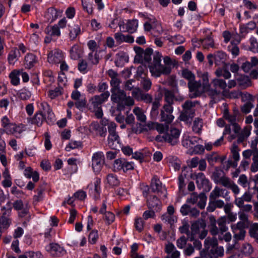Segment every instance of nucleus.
Listing matches in <instances>:
<instances>
[{
  "label": "nucleus",
  "mask_w": 258,
  "mask_h": 258,
  "mask_svg": "<svg viewBox=\"0 0 258 258\" xmlns=\"http://www.w3.org/2000/svg\"><path fill=\"white\" fill-rule=\"evenodd\" d=\"M119 80L117 77L111 79L110 84L112 86L111 99L117 104V108L122 110L125 106H132L134 104L133 99L130 96H126L123 91L119 89Z\"/></svg>",
  "instance_id": "1"
},
{
  "label": "nucleus",
  "mask_w": 258,
  "mask_h": 258,
  "mask_svg": "<svg viewBox=\"0 0 258 258\" xmlns=\"http://www.w3.org/2000/svg\"><path fill=\"white\" fill-rule=\"evenodd\" d=\"M154 127L160 133L163 134L162 137H157V140L161 141V137L166 142L171 145H175L178 142L180 132L179 130L171 127L170 128L167 124L156 123L154 124Z\"/></svg>",
  "instance_id": "2"
},
{
  "label": "nucleus",
  "mask_w": 258,
  "mask_h": 258,
  "mask_svg": "<svg viewBox=\"0 0 258 258\" xmlns=\"http://www.w3.org/2000/svg\"><path fill=\"white\" fill-rule=\"evenodd\" d=\"M217 240L215 238H207L205 240V249L206 253L212 258L213 256H222L224 255V250L222 246H218Z\"/></svg>",
  "instance_id": "3"
},
{
  "label": "nucleus",
  "mask_w": 258,
  "mask_h": 258,
  "mask_svg": "<svg viewBox=\"0 0 258 258\" xmlns=\"http://www.w3.org/2000/svg\"><path fill=\"white\" fill-rule=\"evenodd\" d=\"M226 82L222 79H214L212 80L211 85H208V94L212 97L220 94L226 95Z\"/></svg>",
  "instance_id": "4"
},
{
  "label": "nucleus",
  "mask_w": 258,
  "mask_h": 258,
  "mask_svg": "<svg viewBox=\"0 0 258 258\" xmlns=\"http://www.w3.org/2000/svg\"><path fill=\"white\" fill-rule=\"evenodd\" d=\"M162 54L159 52H155L153 56V60L149 65L150 72L152 76L158 77L162 74L165 75L164 66L161 63Z\"/></svg>",
  "instance_id": "5"
},
{
  "label": "nucleus",
  "mask_w": 258,
  "mask_h": 258,
  "mask_svg": "<svg viewBox=\"0 0 258 258\" xmlns=\"http://www.w3.org/2000/svg\"><path fill=\"white\" fill-rule=\"evenodd\" d=\"M116 124L113 122H109L108 124L109 135L108 137V146L112 149H117L121 147L118 135L115 132Z\"/></svg>",
  "instance_id": "6"
},
{
  "label": "nucleus",
  "mask_w": 258,
  "mask_h": 258,
  "mask_svg": "<svg viewBox=\"0 0 258 258\" xmlns=\"http://www.w3.org/2000/svg\"><path fill=\"white\" fill-rule=\"evenodd\" d=\"M188 87L189 91V96L191 98H195L202 95L203 93H208V85L202 84L200 81L195 80L188 83Z\"/></svg>",
  "instance_id": "7"
},
{
  "label": "nucleus",
  "mask_w": 258,
  "mask_h": 258,
  "mask_svg": "<svg viewBox=\"0 0 258 258\" xmlns=\"http://www.w3.org/2000/svg\"><path fill=\"white\" fill-rule=\"evenodd\" d=\"M238 116V111H234L231 114H230L227 110H225L224 112L223 117L230 123L233 127L234 134L230 135L229 140H232L235 138L236 134L239 131L240 127L236 123Z\"/></svg>",
  "instance_id": "8"
},
{
  "label": "nucleus",
  "mask_w": 258,
  "mask_h": 258,
  "mask_svg": "<svg viewBox=\"0 0 258 258\" xmlns=\"http://www.w3.org/2000/svg\"><path fill=\"white\" fill-rule=\"evenodd\" d=\"M205 223L200 224L197 222L193 223L191 227V233L190 235L187 234L190 240L191 241L193 240L197 236V235L201 239L204 238L207 234V231L205 229Z\"/></svg>",
  "instance_id": "9"
},
{
  "label": "nucleus",
  "mask_w": 258,
  "mask_h": 258,
  "mask_svg": "<svg viewBox=\"0 0 258 258\" xmlns=\"http://www.w3.org/2000/svg\"><path fill=\"white\" fill-rule=\"evenodd\" d=\"M104 164L103 153L98 151L93 154L92 156V168L93 171L98 173L102 169Z\"/></svg>",
  "instance_id": "10"
},
{
  "label": "nucleus",
  "mask_w": 258,
  "mask_h": 258,
  "mask_svg": "<svg viewBox=\"0 0 258 258\" xmlns=\"http://www.w3.org/2000/svg\"><path fill=\"white\" fill-rule=\"evenodd\" d=\"M242 222H237L236 224H232L231 228L234 234V238L236 240H243L245 237V231Z\"/></svg>",
  "instance_id": "11"
},
{
  "label": "nucleus",
  "mask_w": 258,
  "mask_h": 258,
  "mask_svg": "<svg viewBox=\"0 0 258 258\" xmlns=\"http://www.w3.org/2000/svg\"><path fill=\"white\" fill-rule=\"evenodd\" d=\"M100 183V179L96 178L88 186L90 195L95 199H97L100 197L101 191Z\"/></svg>",
  "instance_id": "12"
},
{
  "label": "nucleus",
  "mask_w": 258,
  "mask_h": 258,
  "mask_svg": "<svg viewBox=\"0 0 258 258\" xmlns=\"http://www.w3.org/2000/svg\"><path fill=\"white\" fill-rule=\"evenodd\" d=\"M173 107L170 104L164 105L163 109L161 110V116L162 121L170 123L174 119V116L172 114Z\"/></svg>",
  "instance_id": "13"
},
{
  "label": "nucleus",
  "mask_w": 258,
  "mask_h": 258,
  "mask_svg": "<svg viewBox=\"0 0 258 258\" xmlns=\"http://www.w3.org/2000/svg\"><path fill=\"white\" fill-rule=\"evenodd\" d=\"M118 25L120 30L133 33L137 29L138 21L137 20H130L128 21L125 25L124 22L120 21Z\"/></svg>",
  "instance_id": "14"
},
{
  "label": "nucleus",
  "mask_w": 258,
  "mask_h": 258,
  "mask_svg": "<svg viewBox=\"0 0 258 258\" xmlns=\"http://www.w3.org/2000/svg\"><path fill=\"white\" fill-rule=\"evenodd\" d=\"M199 140H200V139L197 137H190L188 134H184L183 136L182 144L184 147L189 149H192Z\"/></svg>",
  "instance_id": "15"
},
{
  "label": "nucleus",
  "mask_w": 258,
  "mask_h": 258,
  "mask_svg": "<svg viewBox=\"0 0 258 258\" xmlns=\"http://www.w3.org/2000/svg\"><path fill=\"white\" fill-rule=\"evenodd\" d=\"M63 55L61 51L54 50L48 54V61L50 63H58L63 59Z\"/></svg>",
  "instance_id": "16"
},
{
  "label": "nucleus",
  "mask_w": 258,
  "mask_h": 258,
  "mask_svg": "<svg viewBox=\"0 0 258 258\" xmlns=\"http://www.w3.org/2000/svg\"><path fill=\"white\" fill-rule=\"evenodd\" d=\"M45 248L48 252L53 255L59 256L65 252L63 247L57 243H50L46 246Z\"/></svg>",
  "instance_id": "17"
},
{
  "label": "nucleus",
  "mask_w": 258,
  "mask_h": 258,
  "mask_svg": "<svg viewBox=\"0 0 258 258\" xmlns=\"http://www.w3.org/2000/svg\"><path fill=\"white\" fill-rule=\"evenodd\" d=\"M110 95L108 91L101 94L100 95L95 96L91 99L92 105L95 107L96 105H100L103 102L106 101Z\"/></svg>",
  "instance_id": "18"
},
{
  "label": "nucleus",
  "mask_w": 258,
  "mask_h": 258,
  "mask_svg": "<svg viewBox=\"0 0 258 258\" xmlns=\"http://www.w3.org/2000/svg\"><path fill=\"white\" fill-rule=\"evenodd\" d=\"M165 251L168 254V258H179L180 252L176 250L175 247L172 243H169L166 244Z\"/></svg>",
  "instance_id": "19"
},
{
  "label": "nucleus",
  "mask_w": 258,
  "mask_h": 258,
  "mask_svg": "<svg viewBox=\"0 0 258 258\" xmlns=\"http://www.w3.org/2000/svg\"><path fill=\"white\" fill-rule=\"evenodd\" d=\"M146 18L147 21L144 23V29L145 31H149L154 27L158 29L160 27V24L157 22L153 16L147 17Z\"/></svg>",
  "instance_id": "20"
},
{
  "label": "nucleus",
  "mask_w": 258,
  "mask_h": 258,
  "mask_svg": "<svg viewBox=\"0 0 258 258\" xmlns=\"http://www.w3.org/2000/svg\"><path fill=\"white\" fill-rule=\"evenodd\" d=\"M137 51H139V53L141 52V57L145 61H149L151 59V55L153 53V50L151 48H147L145 51H143L140 48H137ZM140 57V55L138 53L135 56V60Z\"/></svg>",
  "instance_id": "21"
},
{
  "label": "nucleus",
  "mask_w": 258,
  "mask_h": 258,
  "mask_svg": "<svg viewBox=\"0 0 258 258\" xmlns=\"http://www.w3.org/2000/svg\"><path fill=\"white\" fill-rule=\"evenodd\" d=\"M24 176L27 178H32L33 181L37 182L39 179V175L36 171H33L30 167H26L23 172Z\"/></svg>",
  "instance_id": "22"
},
{
  "label": "nucleus",
  "mask_w": 258,
  "mask_h": 258,
  "mask_svg": "<svg viewBox=\"0 0 258 258\" xmlns=\"http://www.w3.org/2000/svg\"><path fill=\"white\" fill-rule=\"evenodd\" d=\"M36 56L33 54H27L24 59V66L26 69H30L36 63Z\"/></svg>",
  "instance_id": "23"
},
{
  "label": "nucleus",
  "mask_w": 258,
  "mask_h": 258,
  "mask_svg": "<svg viewBox=\"0 0 258 258\" xmlns=\"http://www.w3.org/2000/svg\"><path fill=\"white\" fill-rule=\"evenodd\" d=\"M196 180L197 185L199 188L206 186L208 184V180L206 179L204 173L200 172L196 175Z\"/></svg>",
  "instance_id": "24"
},
{
  "label": "nucleus",
  "mask_w": 258,
  "mask_h": 258,
  "mask_svg": "<svg viewBox=\"0 0 258 258\" xmlns=\"http://www.w3.org/2000/svg\"><path fill=\"white\" fill-rule=\"evenodd\" d=\"M227 195V191L223 189L216 187L211 192L210 198L211 200H215L219 197H224Z\"/></svg>",
  "instance_id": "25"
},
{
  "label": "nucleus",
  "mask_w": 258,
  "mask_h": 258,
  "mask_svg": "<svg viewBox=\"0 0 258 258\" xmlns=\"http://www.w3.org/2000/svg\"><path fill=\"white\" fill-rule=\"evenodd\" d=\"M114 37L116 41L119 43L123 42L132 43L134 41V38L130 35H124L121 33H117L115 34Z\"/></svg>",
  "instance_id": "26"
},
{
  "label": "nucleus",
  "mask_w": 258,
  "mask_h": 258,
  "mask_svg": "<svg viewBox=\"0 0 258 258\" xmlns=\"http://www.w3.org/2000/svg\"><path fill=\"white\" fill-rule=\"evenodd\" d=\"M3 177L4 178L2 181V185L5 187H10L12 185V178L10 172L7 168H6L3 172Z\"/></svg>",
  "instance_id": "27"
},
{
  "label": "nucleus",
  "mask_w": 258,
  "mask_h": 258,
  "mask_svg": "<svg viewBox=\"0 0 258 258\" xmlns=\"http://www.w3.org/2000/svg\"><path fill=\"white\" fill-rule=\"evenodd\" d=\"M20 56L19 50L14 49L11 51L8 56V61L11 64H14L18 60V58Z\"/></svg>",
  "instance_id": "28"
},
{
  "label": "nucleus",
  "mask_w": 258,
  "mask_h": 258,
  "mask_svg": "<svg viewBox=\"0 0 258 258\" xmlns=\"http://www.w3.org/2000/svg\"><path fill=\"white\" fill-rule=\"evenodd\" d=\"M148 205L150 208H153L158 211L160 209L161 202L157 197H153L148 200Z\"/></svg>",
  "instance_id": "29"
},
{
  "label": "nucleus",
  "mask_w": 258,
  "mask_h": 258,
  "mask_svg": "<svg viewBox=\"0 0 258 258\" xmlns=\"http://www.w3.org/2000/svg\"><path fill=\"white\" fill-rule=\"evenodd\" d=\"M12 135H14L16 138H20L21 134L25 130V127L23 124L17 125L14 123V125L12 126Z\"/></svg>",
  "instance_id": "30"
},
{
  "label": "nucleus",
  "mask_w": 258,
  "mask_h": 258,
  "mask_svg": "<svg viewBox=\"0 0 258 258\" xmlns=\"http://www.w3.org/2000/svg\"><path fill=\"white\" fill-rule=\"evenodd\" d=\"M133 112L136 115L137 119L142 122H145L146 116L144 114V111L139 107H135L133 110Z\"/></svg>",
  "instance_id": "31"
},
{
  "label": "nucleus",
  "mask_w": 258,
  "mask_h": 258,
  "mask_svg": "<svg viewBox=\"0 0 258 258\" xmlns=\"http://www.w3.org/2000/svg\"><path fill=\"white\" fill-rule=\"evenodd\" d=\"M107 183L111 186H117L119 184V180L117 176L113 174H108L106 177Z\"/></svg>",
  "instance_id": "32"
},
{
  "label": "nucleus",
  "mask_w": 258,
  "mask_h": 258,
  "mask_svg": "<svg viewBox=\"0 0 258 258\" xmlns=\"http://www.w3.org/2000/svg\"><path fill=\"white\" fill-rule=\"evenodd\" d=\"M81 33L80 27L78 25H74L70 29V37L72 40L75 39Z\"/></svg>",
  "instance_id": "33"
},
{
  "label": "nucleus",
  "mask_w": 258,
  "mask_h": 258,
  "mask_svg": "<svg viewBox=\"0 0 258 258\" xmlns=\"http://www.w3.org/2000/svg\"><path fill=\"white\" fill-rule=\"evenodd\" d=\"M17 95L21 99L25 100L30 98L31 93L28 89L23 88L17 92Z\"/></svg>",
  "instance_id": "34"
},
{
  "label": "nucleus",
  "mask_w": 258,
  "mask_h": 258,
  "mask_svg": "<svg viewBox=\"0 0 258 258\" xmlns=\"http://www.w3.org/2000/svg\"><path fill=\"white\" fill-rule=\"evenodd\" d=\"M181 76L188 81V83L195 80V75L189 70L184 69L181 71Z\"/></svg>",
  "instance_id": "35"
},
{
  "label": "nucleus",
  "mask_w": 258,
  "mask_h": 258,
  "mask_svg": "<svg viewBox=\"0 0 258 258\" xmlns=\"http://www.w3.org/2000/svg\"><path fill=\"white\" fill-rule=\"evenodd\" d=\"M217 224L219 226L220 230L222 232H225L228 230V227L226 226L227 219L225 216L220 217L217 221Z\"/></svg>",
  "instance_id": "36"
},
{
  "label": "nucleus",
  "mask_w": 258,
  "mask_h": 258,
  "mask_svg": "<svg viewBox=\"0 0 258 258\" xmlns=\"http://www.w3.org/2000/svg\"><path fill=\"white\" fill-rule=\"evenodd\" d=\"M100 57L98 55V51L95 52H91L88 54V61L93 64H96L99 62Z\"/></svg>",
  "instance_id": "37"
},
{
  "label": "nucleus",
  "mask_w": 258,
  "mask_h": 258,
  "mask_svg": "<svg viewBox=\"0 0 258 258\" xmlns=\"http://www.w3.org/2000/svg\"><path fill=\"white\" fill-rule=\"evenodd\" d=\"M163 62L164 63L163 66L165 75L169 74L170 73L171 70V59L169 57L166 56L163 58Z\"/></svg>",
  "instance_id": "38"
},
{
  "label": "nucleus",
  "mask_w": 258,
  "mask_h": 258,
  "mask_svg": "<svg viewBox=\"0 0 258 258\" xmlns=\"http://www.w3.org/2000/svg\"><path fill=\"white\" fill-rule=\"evenodd\" d=\"M44 114L42 112H38L35 114V116L32 119V123L36 124L37 126H40L44 120Z\"/></svg>",
  "instance_id": "39"
},
{
  "label": "nucleus",
  "mask_w": 258,
  "mask_h": 258,
  "mask_svg": "<svg viewBox=\"0 0 258 258\" xmlns=\"http://www.w3.org/2000/svg\"><path fill=\"white\" fill-rule=\"evenodd\" d=\"M203 126V121L201 119L197 118L194 121L192 130L196 133H200Z\"/></svg>",
  "instance_id": "40"
},
{
  "label": "nucleus",
  "mask_w": 258,
  "mask_h": 258,
  "mask_svg": "<svg viewBox=\"0 0 258 258\" xmlns=\"http://www.w3.org/2000/svg\"><path fill=\"white\" fill-rule=\"evenodd\" d=\"M11 224V219L7 217H0V228L7 229Z\"/></svg>",
  "instance_id": "41"
},
{
  "label": "nucleus",
  "mask_w": 258,
  "mask_h": 258,
  "mask_svg": "<svg viewBox=\"0 0 258 258\" xmlns=\"http://www.w3.org/2000/svg\"><path fill=\"white\" fill-rule=\"evenodd\" d=\"M235 78L240 85H244L246 86L250 85V83L249 79L247 77L239 76V75L236 74Z\"/></svg>",
  "instance_id": "42"
},
{
  "label": "nucleus",
  "mask_w": 258,
  "mask_h": 258,
  "mask_svg": "<svg viewBox=\"0 0 258 258\" xmlns=\"http://www.w3.org/2000/svg\"><path fill=\"white\" fill-rule=\"evenodd\" d=\"M215 73L217 77H223L226 79H228L231 77L230 73L225 68L218 69L217 70Z\"/></svg>",
  "instance_id": "43"
},
{
  "label": "nucleus",
  "mask_w": 258,
  "mask_h": 258,
  "mask_svg": "<svg viewBox=\"0 0 258 258\" xmlns=\"http://www.w3.org/2000/svg\"><path fill=\"white\" fill-rule=\"evenodd\" d=\"M71 57L73 59H77L80 57L79 46L74 45L70 50Z\"/></svg>",
  "instance_id": "44"
},
{
  "label": "nucleus",
  "mask_w": 258,
  "mask_h": 258,
  "mask_svg": "<svg viewBox=\"0 0 258 258\" xmlns=\"http://www.w3.org/2000/svg\"><path fill=\"white\" fill-rule=\"evenodd\" d=\"M201 44L205 48H209L214 46V41L211 36L201 40Z\"/></svg>",
  "instance_id": "45"
},
{
  "label": "nucleus",
  "mask_w": 258,
  "mask_h": 258,
  "mask_svg": "<svg viewBox=\"0 0 258 258\" xmlns=\"http://www.w3.org/2000/svg\"><path fill=\"white\" fill-rule=\"evenodd\" d=\"M98 238V231L96 230H92L89 235V242L92 244H94L97 242Z\"/></svg>",
  "instance_id": "46"
},
{
  "label": "nucleus",
  "mask_w": 258,
  "mask_h": 258,
  "mask_svg": "<svg viewBox=\"0 0 258 258\" xmlns=\"http://www.w3.org/2000/svg\"><path fill=\"white\" fill-rule=\"evenodd\" d=\"M12 205L10 202H8L6 206L2 208V216H9L11 215L12 211Z\"/></svg>",
  "instance_id": "47"
},
{
  "label": "nucleus",
  "mask_w": 258,
  "mask_h": 258,
  "mask_svg": "<svg viewBox=\"0 0 258 258\" xmlns=\"http://www.w3.org/2000/svg\"><path fill=\"white\" fill-rule=\"evenodd\" d=\"M81 146V143L76 141H71L66 147V150L70 152L71 150L76 149Z\"/></svg>",
  "instance_id": "48"
},
{
  "label": "nucleus",
  "mask_w": 258,
  "mask_h": 258,
  "mask_svg": "<svg viewBox=\"0 0 258 258\" xmlns=\"http://www.w3.org/2000/svg\"><path fill=\"white\" fill-rule=\"evenodd\" d=\"M241 251L245 255H249L253 252V248L250 244L246 243L242 245Z\"/></svg>",
  "instance_id": "49"
},
{
  "label": "nucleus",
  "mask_w": 258,
  "mask_h": 258,
  "mask_svg": "<svg viewBox=\"0 0 258 258\" xmlns=\"http://www.w3.org/2000/svg\"><path fill=\"white\" fill-rule=\"evenodd\" d=\"M250 46L249 47V49L251 51L256 53L258 52V43L256 40V39L253 37H251L250 38Z\"/></svg>",
  "instance_id": "50"
},
{
  "label": "nucleus",
  "mask_w": 258,
  "mask_h": 258,
  "mask_svg": "<svg viewBox=\"0 0 258 258\" xmlns=\"http://www.w3.org/2000/svg\"><path fill=\"white\" fill-rule=\"evenodd\" d=\"M199 199L198 206L201 209H204L206 205L207 197L204 194L202 193L199 195Z\"/></svg>",
  "instance_id": "51"
},
{
  "label": "nucleus",
  "mask_w": 258,
  "mask_h": 258,
  "mask_svg": "<svg viewBox=\"0 0 258 258\" xmlns=\"http://www.w3.org/2000/svg\"><path fill=\"white\" fill-rule=\"evenodd\" d=\"M19 72L17 73L16 72H12L10 74V78L11 80V83L14 85H17L19 84L20 79H19Z\"/></svg>",
  "instance_id": "52"
},
{
  "label": "nucleus",
  "mask_w": 258,
  "mask_h": 258,
  "mask_svg": "<svg viewBox=\"0 0 258 258\" xmlns=\"http://www.w3.org/2000/svg\"><path fill=\"white\" fill-rule=\"evenodd\" d=\"M151 186L153 190L158 191L161 187V183L157 177H154L151 180Z\"/></svg>",
  "instance_id": "53"
},
{
  "label": "nucleus",
  "mask_w": 258,
  "mask_h": 258,
  "mask_svg": "<svg viewBox=\"0 0 258 258\" xmlns=\"http://www.w3.org/2000/svg\"><path fill=\"white\" fill-rule=\"evenodd\" d=\"M238 216L240 220V221L239 222H242L243 226H245L248 221V214L247 213H245L243 211H239L238 212Z\"/></svg>",
  "instance_id": "54"
},
{
  "label": "nucleus",
  "mask_w": 258,
  "mask_h": 258,
  "mask_svg": "<svg viewBox=\"0 0 258 258\" xmlns=\"http://www.w3.org/2000/svg\"><path fill=\"white\" fill-rule=\"evenodd\" d=\"M228 49L234 56H236L239 54V48L233 44V40L231 41V45L228 46Z\"/></svg>",
  "instance_id": "55"
},
{
  "label": "nucleus",
  "mask_w": 258,
  "mask_h": 258,
  "mask_svg": "<svg viewBox=\"0 0 258 258\" xmlns=\"http://www.w3.org/2000/svg\"><path fill=\"white\" fill-rule=\"evenodd\" d=\"M124 159H116L113 163V168L115 171L122 170Z\"/></svg>",
  "instance_id": "56"
},
{
  "label": "nucleus",
  "mask_w": 258,
  "mask_h": 258,
  "mask_svg": "<svg viewBox=\"0 0 258 258\" xmlns=\"http://www.w3.org/2000/svg\"><path fill=\"white\" fill-rule=\"evenodd\" d=\"M170 40L174 44H178L183 43L185 41V39L183 36L178 35L171 36Z\"/></svg>",
  "instance_id": "57"
},
{
  "label": "nucleus",
  "mask_w": 258,
  "mask_h": 258,
  "mask_svg": "<svg viewBox=\"0 0 258 258\" xmlns=\"http://www.w3.org/2000/svg\"><path fill=\"white\" fill-rule=\"evenodd\" d=\"M231 152L232 154L233 159L235 161H238L239 159V154L238 147L235 145H233L231 149Z\"/></svg>",
  "instance_id": "58"
},
{
  "label": "nucleus",
  "mask_w": 258,
  "mask_h": 258,
  "mask_svg": "<svg viewBox=\"0 0 258 258\" xmlns=\"http://www.w3.org/2000/svg\"><path fill=\"white\" fill-rule=\"evenodd\" d=\"M115 219L114 215L110 212H107L106 213L105 215V222L107 224L109 225L111 224Z\"/></svg>",
  "instance_id": "59"
},
{
  "label": "nucleus",
  "mask_w": 258,
  "mask_h": 258,
  "mask_svg": "<svg viewBox=\"0 0 258 258\" xmlns=\"http://www.w3.org/2000/svg\"><path fill=\"white\" fill-rule=\"evenodd\" d=\"M169 161L171 163V165L174 167L175 170H178L180 167V162L176 158H169Z\"/></svg>",
  "instance_id": "60"
},
{
  "label": "nucleus",
  "mask_w": 258,
  "mask_h": 258,
  "mask_svg": "<svg viewBox=\"0 0 258 258\" xmlns=\"http://www.w3.org/2000/svg\"><path fill=\"white\" fill-rule=\"evenodd\" d=\"M223 36L224 39V42L227 43L231 39H233L236 36L234 33H230L228 31H225L223 32Z\"/></svg>",
  "instance_id": "61"
},
{
  "label": "nucleus",
  "mask_w": 258,
  "mask_h": 258,
  "mask_svg": "<svg viewBox=\"0 0 258 258\" xmlns=\"http://www.w3.org/2000/svg\"><path fill=\"white\" fill-rule=\"evenodd\" d=\"M219 182L224 186L229 188L233 183L228 178L223 176L222 177L220 180Z\"/></svg>",
  "instance_id": "62"
},
{
  "label": "nucleus",
  "mask_w": 258,
  "mask_h": 258,
  "mask_svg": "<svg viewBox=\"0 0 258 258\" xmlns=\"http://www.w3.org/2000/svg\"><path fill=\"white\" fill-rule=\"evenodd\" d=\"M135 225L137 230L141 231L143 230L144 222L141 218H137L135 219Z\"/></svg>",
  "instance_id": "63"
},
{
  "label": "nucleus",
  "mask_w": 258,
  "mask_h": 258,
  "mask_svg": "<svg viewBox=\"0 0 258 258\" xmlns=\"http://www.w3.org/2000/svg\"><path fill=\"white\" fill-rule=\"evenodd\" d=\"M165 99L168 103L171 104L173 102L174 96L171 91L168 90L165 91Z\"/></svg>",
  "instance_id": "64"
}]
</instances>
